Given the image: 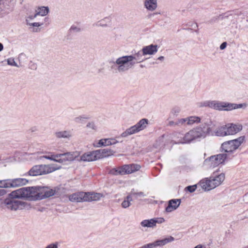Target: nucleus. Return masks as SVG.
I'll list each match as a JSON object with an SVG mask.
<instances>
[{"instance_id":"nucleus-1","label":"nucleus","mask_w":248,"mask_h":248,"mask_svg":"<svg viewBox=\"0 0 248 248\" xmlns=\"http://www.w3.org/2000/svg\"><path fill=\"white\" fill-rule=\"evenodd\" d=\"M112 155V151L107 149L98 150L94 151L88 152L84 153L79 156V153L74 152L65 154L51 155L44 156L46 159L53 160L60 163H65L75 159L84 162L93 161L100 158L106 157Z\"/></svg>"},{"instance_id":"nucleus-2","label":"nucleus","mask_w":248,"mask_h":248,"mask_svg":"<svg viewBox=\"0 0 248 248\" xmlns=\"http://www.w3.org/2000/svg\"><path fill=\"white\" fill-rule=\"evenodd\" d=\"M145 60L142 58L141 52L138 51L135 55H124L118 58L114 63L117 66V70L119 73L125 72L134 66Z\"/></svg>"},{"instance_id":"nucleus-3","label":"nucleus","mask_w":248,"mask_h":248,"mask_svg":"<svg viewBox=\"0 0 248 248\" xmlns=\"http://www.w3.org/2000/svg\"><path fill=\"white\" fill-rule=\"evenodd\" d=\"M37 187H25L13 191L9 194L12 199H24L31 201L38 200Z\"/></svg>"},{"instance_id":"nucleus-4","label":"nucleus","mask_w":248,"mask_h":248,"mask_svg":"<svg viewBox=\"0 0 248 248\" xmlns=\"http://www.w3.org/2000/svg\"><path fill=\"white\" fill-rule=\"evenodd\" d=\"M243 126L240 124L228 123L219 126L214 131L215 135L217 137H224L233 136L240 132Z\"/></svg>"},{"instance_id":"nucleus-5","label":"nucleus","mask_w":248,"mask_h":248,"mask_svg":"<svg viewBox=\"0 0 248 248\" xmlns=\"http://www.w3.org/2000/svg\"><path fill=\"white\" fill-rule=\"evenodd\" d=\"M61 167L55 164H41L35 165L29 171L28 174L35 176L46 175L60 170Z\"/></svg>"},{"instance_id":"nucleus-6","label":"nucleus","mask_w":248,"mask_h":248,"mask_svg":"<svg viewBox=\"0 0 248 248\" xmlns=\"http://www.w3.org/2000/svg\"><path fill=\"white\" fill-rule=\"evenodd\" d=\"M148 124V120L145 118H143L140 120L136 124L126 129L125 131L121 134V136L123 138H125L139 133L146 128Z\"/></svg>"},{"instance_id":"nucleus-7","label":"nucleus","mask_w":248,"mask_h":248,"mask_svg":"<svg viewBox=\"0 0 248 248\" xmlns=\"http://www.w3.org/2000/svg\"><path fill=\"white\" fill-rule=\"evenodd\" d=\"M245 139L244 136H241L237 139L224 142L221 145L222 151L228 153H233L243 143Z\"/></svg>"},{"instance_id":"nucleus-8","label":"nucleus","mask_w":248,"mask_h":248,"mask_svg":"<svg viewBox=\"0 0 248 248\" xmlns=\"http://www.w3.org/2000/svg\"><path fill=\"white\" fill-rule=\"evenodd\" d=\"M227 155L219 154L212 155L206 158L203 162V165L207 168H214L224 163L227 158Z\"/></svg>"},{"instance_id":"nucleus-9","label":"nucleus","mask_w":248,"mask_h":248,"mask_svg":"<svg viewBox=\"0 0 248 248\" xmlns=\"http://www.w3.org/2000/svg\"><path fill=\"white\" fill-rule=\"evenodd\" d=\"M28 182V180L23 178L1 180L0 188H16L26 185Z\"/></svg>"},{"instance_id":"nucleus-10","label":"nucleus","mask_w":248,"mask_h":248,"mask_svg":"<svg viewBox=\"0 0 248 248\" xmlns=\"http://www.w3.org/2000/svg\"><path fill=\"white\" fill-rule=\"evenodd\" d=\"M196 140L204 139L210 133V128L205 125L197 126L191 129Z\"/></svg>"},{"instance_id":"nucleus-11","label":"nucleus","mask_w":248,"mask_h":248,"mask_svg":"<svg viewBox=\"0 0 248 248\" xmlns=\"http://www.w3.org/2000/svg\"><path fill=\"white\" fill-rule=\"evenodd\" d=\"M204 106L219 111H229L230 103L217 100L209 101L205 103Z\"/></svg>"},{"instance_id":"nucleus-12","label":"nucleus","mask_w":248,"mask_h":248,"mask_svg":"<svg viewBox=\"0 0 248 248\" xmlns=\"http://www.w3.org/2000/svg\"><path fill=\"white\" fill-rule=\"evenodd\" d=\"M38 199L42 200L53 196L56 192L55 190L46 186H36Z\"/></svg>"},{"instance_id":"nucleus-13","label":"nucleus","mask_w":248,"mask_h":248,"mask_svg":"<svg viewBox=\"0 0 248 248\" xmlns=\"http://www.w3.org/2000/svg\"><path fill=\"white\" fill-rule=\"evenodd\" d=\"M3 204L7 208L11 210H16L21 209L22 206L25 204V202L18 201H12L10 199H5L3 202Z\"/></svg>"},{"instance_id":"nucleus-14","label":"nucleus","mask_w":248,"mask_h":248,"mask_svg":"<svg viewBox=\"0 0 248 248\" xmlns=\"http://www.w3.org/2000/svg\"><path fill=\"white\" fill-rule=\"evenodd\" d=\"M118 142V141L115 138L102 139L100 140L95 141L93 145L94 147L100 148L102 146H107L114 145Z\"/></svg>"},{"instance_id":"nucleus-15","label":"nucleus","mask_w":248,"mask_h":248,"mask_svg":"<svg viewBox=\"0 0 248 248\" xmlns=\"http://www.w3.org/2000/svg\"><path fill=\"white\" fill-rule=\"evenodd\" d=\"M158 46L156 45L151 44L148 46H143L140 51L141 52L142 58L143 56L153 55L158 51Z\"/></svg>"},{"instance_id":"nucleus-16","label":"nucleus","mask_w":248,"mask_h":248,"mask_svg":"<svg viewBox=\"0 0 248 248\" xmlns=\"http://www.w3.org/2000/svg\"><path fill=\"white\" fill-rule=\"evenodd\" d=\"M199 185L205 191H210L216 188L210 177L202 179Z\"/></svg>"},{"instance_id":"nucleus-17","label":"nucleus","mask_w":248,"mask_h":248,"mask_svg":"<svg viewBox=\"0 0 248 248\" xmlns=\"http://www.w3.org/2000/svg\"><path fill=\"white\" fill-rule=\"evenodd\" d=\"M181 201L180 199H172L168 202V205L165 208V212L171 213L176 210L181 204Z\"/></svg>"},{"instance_id":"nucleus-18","label":"nucleus","mask_w":248,"mask_h":248,"mask_svg":"<svg viewBox=\"0 0 248 248\" xmlns=\"http://www.w3.org/2000/svg\"><path fill=\"white\" fill-rule=\"evenodd\" d=\"M210 177L215 187H217L222 184L225 179V174L223 172L219 174L214 173L213 175Z\"/></svg>"},{"instance_id":"nucleus-19","label":"nucleus","mask_w":248,"mask_h":248,"mask_svg":"<svg viewBox=\"0 0 248 248\" xmlns=\"http://www.w3.org/2000/svg\"><path fill=\"white\" fill-rule=\"evenodd\" d=\"M86 192H79L69 196V200L72 202H85Z\"/></svg>"},{"instance_id":"nucleus-20","label":"nucleus","mask_w":248,"mask_h":248,"mask_svg":"<svg viewBox=\"0 0 248 248\" xmlns=\"http://www.w3.org/2000/svg\"><path fill=\"white\" fill-rule=\"evenodd\" d=\"M157 1L158 0H144V8L148 11L153 12L157 8Z\"/></svg>"},{"instance_id":"nucleus-21","label":"nucleus","mask_w":248,"mask_h":248,"mask_svg":"<svg viewBox=\"0 0 248 248\" xmlns=\"http://www.w3.org/2000/svg\"><path fill=\"white\" fill-rule=\"evenodd\" d=\"M85 202L97 201L104 197V195L101 193L86 192Z\"/></svg>"},{"instance_id":"nucleus-22","label":"nucleus","mask_w":248,"mask_h":248,"mask_svg":"<svg viewBox=\"0 0 248 248\" xmlns=\"http://www.w3.org/2000/svg\"><path fill=\"white\" fill-rule=\"evenodd\" d=\"M124 175L131 174L135 171H138L141 168V166L137 164H131L123 166Z\"/></svg>"},{"instance_id":"nucleus-23","label":"nucleus","mask_w":248,"mask_h":248,"mask_svg":"<svg viewBox=\"0 0 248 248\" xmlns=\"http://www.w3.org/2000/svg\"><path fill=\"white\" fill-rule=\"evenodd\" d=\"M36 15L33 14L27 17L26 21L28 26L30 27V28H33L34 27H39L43 25V23L39 22H34V19L36 17Z\"/></svg>"},{"instance_id":"nucleus-24","label":"nucleus","mask_w":248,"mask_h":248,"mask_svg":"<svg viewBox=\"0 0 248 248\" xmlns=\"http://www.w3.org/2000/svg\"><path fill=\"white\" fill-rule=\"evenodd\" d=\"M112 19L110 16H107L98 21L96 25L98 27H107L111 25Z\"/></svg>"},{"instance_id":"nucleus-25","label":"nucleus","mask_w":248,"mask_h":248,"mask_svg":"<svg viewBox=\"0 0 248 248\" xmlns=\"http://www.w3.org/2000/svg\"><path fill=\"white\" fill-rule=\"evenodd\" d=\"M185 140V135L180 133H177L173 136V141L175 144H186Z\"/></svg>"},{"instance_id":"nucleus-26","label":"nucleus","mask_w":248,"mask_h":248,"mask_svg":"<svg viewBox=\"0 0 248 248\" xmlns=\"http://www.w3.org/2000/svg\"><path fill=\"white\" fill-rule=\"evenodd\" d=\"M55 135L59 138H69L72 137L71 132L66 130L56 132Z\"/></svg>"},{"instance_id":"nucleus-27","label":"nucleus","mask_w":248,"mask_h":248,"mask_svg":"<svg viewBox=\"0 0 248 248\" xmlns=\"http://www.w3.org/2000/svg\"><path fill=\"white\" fill-rule=\"evenodd\" d=\"M140 225L143 227L154 228L155 227L154 218L143 220L140 222Z\"/></svg>"},{"instance_id":"nucleus-28","label":"nucleus","mask_w":248,"mask_h":248,"mask_svg":"<svg viewBox=\"0 0 248 248\" xmlns=\"http://www.w3.org/2000/svg\"><path fill=\"white\" fill-rule=\"evenodd\" d=\"M185 138L186 144H189L196 140L191 129L185 134Z\"/></svg>"},{"instance_id":"nucleus-29","label":"nucleus","mask_w":248,"mask_h":248,"mask_svg":"<svg viewBox=\"0 0 248 248\" xmlns=\"http://www.w3.org/2000/svg\"><path fill=\"white\" fill-rule=\"evenodd\" d=\"M248 107V104L246 103H242V104H235V103H230V106H229V111L236 109L238 108H243L244 109H245Z\"/></svg>"},{"instance_id":"nucleus-30","label":"nucleus","mask_w":248,"mask_h":248,"mask_svg":"<svg viewBox=\"0 0 248 248\" xmlns=\"http://www.w3.org/2000/svg\"><path fill=\"white\" fill-rule=\"evenodd\" d=\"M48 12V8L47 7L42 6L37 9L35 15H36V16H45L47 14Z\"/></svg>"},{"instance_id":"nucleus-31","label":"nucleus","mask_w":248,"mask_h":248,"mask_svg":"<svg viewBox=\"0 0 248 248\" xmlns=\"http://www.w3.org/2000/svg\"><path fill=\"white\" fill-rule=\"evenodd\" d=\"M132 201V197L131 195H128L126 198H124L123 202H122L121 205L124 208H127L129 207L131 205V202Z\"/></svg>"},{"instance_id":"nucleus-32","label":"nucleus","mask_w":248,"mask_h":248,"mask_svg":"<svg viewBox=\"0 0 248 248\" xmlns=\"http://www.w3.org/2000/svg\"><path fill=\"white\" fill-rule=\"evenodd\" d=\"M188 125H192L201 122L200 117L196 116H192L188 117Z\"/></svg>"},{"instance_id":"nucleus-33","label":"nucleus","mask_w":248,"mask_h":248,"mask_svg":"<svg viewBox=\"0 0 248 248\" xmlns=\"http://www.w3.org/2000/svg\"><path fill=\"white\" fill-rule=\"evenodd\" d=\"M123 166L120 167L112 169L110 170V173L113 175H124V170L123 169Z\"/></svg>"},{"instance_id":"nucleus-34","label":"nucleus","mask_w":248,"mask_h":248,"mask_svg":"<svg viewBox=\"0 0 248 248\" xmlns=\"http://www.w3.org/2000/svg\"><path fill=\"white\" fill-rule=\"evenodd\" d=\"M130 195H131L132 197L134 196L136 199H137L141 198L145 196V195L144 194L143 192L136 191L134 190H133L131 192Z\"/></svg>"},{"instance_id":"nucleus-35","label":"nucleus","mask_w":248,"mask_h":248,"mask_svg":"<svg viewBox=\"0 0 248 248\" xmlns=\"http://www.w3.org/2000/svg\"><path fill=\"white\" fill-rule=\"evenodd\" d=\"M87 119H88V118L85 116L80 115L76 117L74 119V121L77 123L82 124Z\"/></svg>"},{"instance_id":"nucleus-36","label":"nucleus","mask_w":248,"mask_h":248,"mask_svg":"<svg viewBox=\"0 0 248 248\" xmlns=\"http://www.w3.org/2000/svg\"><path fill=\"white\" fill-rule=\"evenodd\" d=\"M164 246L166 244L171 243L174 241V238L171 236H168L167 237L161 239Z\"/></svg>"},{"instance_id":"nucleus-37","label":"nucleus","mask_w":248,"mask_h":248,"mask_svg":"<svg viewBox=\"0 0 248 248\" xmlns=\"http://www.w3.org/2000/svg\"><path fill=\"white\" fill-rule=\"evenodd\" d=\"M86 127L88 128L96 131L97 130V126L94 122H89L87 123Z\"/></svg>"},{"instance_id":"nucleus-38","label":"nucleus","mask_w":248,"mask_h":248,"mask_svg":"<svg viewBox=\"0 0 248 248\" xmlns=\"http://www.w3.org/2000/svg\"><path fill=\"white\" fill-rule=\"evenodd\" d=\"M197 185L188 186L185 188V190L187 191L190 193H192L195 191L197 188Z\"/></svg>"},{"instance_id":"nucleus-39","label":"nucleus","mask_w":248,"mask_h":248,"mask_svg":"<svg viewBox=\"0 0 248 248\" xmlns=\"http://www.w3.org/2000/svg\"><path fill=\"white\" fill-rule=\"evenodd\" d=\"M7 63L8 65L16 66V67H18V64L17 63L15 62V60L13 58H9L7 59Z\"/></svg>"},{"instance_id":"nucleus-40","label":"nucleus","mask_w":248,"mask_h":248,"mask_svg":"<svg viewBox=\"0 0 248 248\" xmlns=\"http://www.w3.org/2000/svg\"><path fill=\"white\" fill-rule=\"evenodd\" d=\"M156 246L155 244V242L154 241L153 243H150L149 244H145L141 247L140 248H155Z\"/></svg>"},{"instance_id":"nucleus-41","label":"nucleus","mask_w":248,"mask_h":248,"mask_svg":"<svg viewBox=\"0 0 248 248\" xmlns=\"http://www.w3.org/2000/svg\"><path fill=\"white\" fill-rule=\"evenodd\" d=\"M155 226H156V224H161L164 223L165 221V219L163 217H156L154 218Z\"/></svg>"},{"instance_id":"nucleus-42","label":"nucleus","mask_w":248,"mask_h":248,"mask_svg":"<svg viewBox=\"0 0 248 248\" xmlns=\"http://www.w3.org/2000/svg\"><path fill=\"white\" fill-rule=\"evenodd\" d=\"M181 111V109L178 107H174L171 110V113L173 115H177Z\"/></svg>"},{"instance_id":"nucleus-43","label":"nucleus","mask_w":248,"mask_h":248,"mask_svg":"<svg viewBox=\"0 0 248 248\" xmlns=\"http://www.w3.org/2000/svg\"><path fill=\"white\" fill-rule=\"evenodd\" d=\"M187 119H188V117L186 118L180 119L178 120L177 124L183 125L185 124H188Z\"/></svg>"},{"instance_id":"nucleus-44","label":"nucleus","mask_w":248,"mask_h":248,"mask_svg":"<svg viewBox=\"0 0 248 248\" xmlns=\"http://www.w3.org/2000/svg\"><path fill=\"white\" fill-rule=\"evenodd\" d=\"M155 242L156 248L158 247H163L164 246V244L163 243V241L161 239L156 240Z\"/></svg>"},{"instance_id":"nucleus-45","label":"nucleus","mask_w":248,"mask_h":248,"mask_svg":"<svg viewBox=\"0 0 248 248\" xmlns=\"http://www.w3.org/2000/svg\"><path fill=\"white\" fill-rule=\"evenodd\" d=\"M45 248H58V244L52 243L47 245Z\"/></svg>"},{"instance_id":"nucleus-46","label":"nucleus","mask_w":248,"mask_h":248,"mask_svg":"<svg viewBox=\"0 0 248 248\" xmlns=\"http://www.w3.org/2000/svg\"><path fill=\"white\" fill-rule=\"evenodd\" d=\"M226 46H227V43H226V42H223L220 46V49L221 50H223V49H225L226 47Z\"/></svg>"},{"instance_id":"nucleus-47","label":"nucleus","mask_w":248,"mask_h":248,"mask_svg":"<svg viewBox=\"0 0 248 248\" xmlns=\"http://www.w3.org/2000/svg\"><path fill=\"white\" fill-rule=\"evenodd\" d=\"M6 193V191L3 189H0V196H3Z\"/></svg>"},{"instance_id":"nucleus-48","label":"nucleus","mask_w":248,"mask_h":248,"mask_svg":"<svg viewBox=\"0 0 248 248\" xmlns=\"http://www.w3.org/2000/svg\"><path fill=\"white\" fill-rule=\"evenodd\" d=\"M157 59L160 61H163L164 60V57L163 56H160Z\"/></svg>"},{"instance_id":"nucleus-49","label":"nucleus","mask_w":248,"mask_h":248,"mask_svg":"<svg viewBox=\"0 0 248 248\" xmlns=\"http://www.w3.org/2000/svg\"><path fill=\"white\" fill-rule=\"evenodd\" d=\"M3 49V46L1 43H0V52Z\"/></svg>"},{"instance_id":"nucleus-50","label":"nucleus","mask_w":248,"mask_h":248,"mask_svg":"<svg viewBox=\"0 0 248 248\" xmlns=\"http://www.w3.org/2000/svg\"><path fill=\"white\" fill-rule=\"evenodd\" d=\"M194 248H203V247L202 245H198L196 247H195Z\"/></svg>"},{"instance_id":"nucleus-51","label":"nucleus","mask_w":248,"mask_h":248,"mask_svg":"<svg viewBox=\"0 0 248 248\" xmlns=\"http://www.w3.org/2000/svg\"><path fill=\"white\" fill-rule=\"evenodd\" d=\"M72 29H73V30H76V31H80L79 29L77 28H76V27H75V28H74V27H72Z\"/></svg>"},{"instance_id":"nucleus-52","label":"nucleus","mask_w":248,"mask_h":248,"mask_svg":"<svg viewBox=\"0 0 248 248\" xmlns=\"http://www.w3.org/2000/svg\"><path fill=\"white\" fill-rule=\"evenodd\" d=\"M32 30H33V31H37V30H35L34 29H32Z\"/></svg>"}]
</instances>
